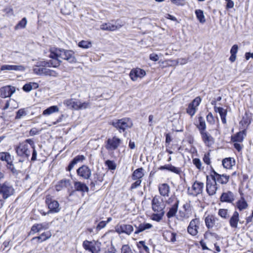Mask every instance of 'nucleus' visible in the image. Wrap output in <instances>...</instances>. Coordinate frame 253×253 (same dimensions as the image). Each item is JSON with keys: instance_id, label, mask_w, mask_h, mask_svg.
I'll return each instance as SVG.
<instances>
[{"instance_id": "1", "label": "nucleus", "mask_w": 253, "mask_h": 253, "mask_svg": "<svg viewBox=\"0 0 253 253\" xmlns=\"http://www.w3.org/2000/svg\"><path fill=\"white\" fill-rule=\"evenodd\" d=\"M49 57L53 60L48 63V66L56 67L61 62V59H64L70 63L76 62L74 53L72 50H66L63 49L52 48L50 49Z\"/></svg>"}, {"instance_id": "2", "label": "nucleus", "mask_w": 253, "mask_h": 253, "mask_svg": "<svg viewBox=\"0 0 253 253\" xmlns=\"http://www.w3.org/2000/svg\"><path fill=\"white\" fill-rule=\"evenodd\" d=\"M31 148H32V140L28 139L16 146L15 150L18 156L28 158L30 155Z\"/></svg>"}, {"instance_id": "3", "label": "nucleus", "mask_w": 253, "mask_h": 253, "mask_svg": "<svg viewBox=\"0 0 253 253\" xmlns=\"http://www.w3.org/2000/svg\"><path fill=\"white\" fill-rule=\"evenodd\" d=\"M112 125L121 132L122 130L125 131L126 129L131 127L133 124L130 119L124 118L113 122Z\"/></svg>"}, {"instance_id": "4", "label": "nucleus", "mask_w": 253, "mask_h": 253, "mask_svg": "<svg viewBox=\"0 0 253 253\" xmlns=\"http://www.w3.org/2000/svg\"><path fill=\"white\" fill-rule=\"evenodd\" d=\"M165 202L160 197L155 196L152 201V209L154 212H161L165 213Z\"/></svg>"}, {"instance_id": "5", "label": "nucleus", "mask_w": 253, "mask_h": 253, "mask_svg": "<svg viewBox=\"0 0 253 253\" xmlns=\"http://www.w3.org/2000/svg\"><path fill=\"white\" fill-rule=\"evenodd\" d=\"M100 243L96 241L85 240L83 242V247L84 250L91 253H98L100 251Z\"/></svg>"}, {"instance_id": "6", "label": "nucleus", "mask_w": 253, "mask_h": 253, "mask_svg": "<svg viewBox=\"0 0 253 253\" xmlns=\"http://www.w3.org/2000/svg\"><path fill=\"white\" fill-rule=\"evenodd\" d=\"M45 203L48 206L49 212L52 213H57L60 211V208L58 202L55 200L50 195H47L46 197Z\"/></svg>"}, {"instance_id": "7", "label": "nucleus", "mask_w": 253, "mask_h": 253, "mask_svg": "<svg viewBox=\"0 0 253 253\" xmlns=\"http://www.w3.org/2000/svg\"><path fill=\"white\" fill-rule=\"evenodd\" d=\"M200 221L199 218L193 219L187 227L188 232L192 236H196L198 233L200 228Z\"/></svg>"}, {"instance_id": "8", "label": "nucleus", "mask_w": 253, "mask_h": 253, "mask_svg": "<svg viewBox=\"0 0 253 253\" xmlns=\"http://www.w3.org/2000/svg\"><path fill=\"white\" fill-rule=\"evenodd\" d=\"M121 143V140L120 138L114 136L107 139L106 142L105 148L108 151H114L118 148Z\"/></svg>"}, {"instance_id": "9", "label": "nucleus", "mask_w": 253, "mask_h": 253, "mask_svg": "<svg viewBox=\"0 0 253 253\" xmlns=\"http://www.w3.org/2000/svg\"><path fill=\"white\" fill-rule=\"evenodd\" d=\"M78 175L84 179H88L91 175V170L86 165H83L77 170Z\"/></svg>"}, {"instance_id": "10", "label": "nucleus", "mask_w": 253, "mask_h": 253, "mask_svg": "<svg viewBox=\"0 0 253 253\" xmlns=\"http://www.w3.org/2000/svg\"><path fill=\"white\" fill-rule=\"evenodd\" d=\"M115 230L119 234L125 233L128 235H129L133 232V227L130 224H118L116 226Z\"/></svg>"}, {"instance_id": "11", "label": "nucleus", "mask_w": 253, "mask_h": 253, "mask_svg": "<svg viewBox=\"0 0 253 253\" xmlns=\"http://www.w3.org/2000/svg\"><path fill=\"white\" fill-rule=\"evenodd\" d=\"M146 75L145 71L140 68L132 69L129 73V77L133 81H135L138 78L141 79Z\"/></svg>"}, {"instance_id": "12", "label": "nucleus", "mask_w": 253, "mask_h": 253, "mask_svg": "<svg viewBox=\"0 0 253 253\" xmlns=\"http://www.w3.org/2000/svg\"><path fill=\"white\" fill-rule=\"evenodd\" d=\"M15 91L14 86L7 85L0 88V96L2 98L10 97Z\"/></svg>"}, {"instance_id": "13", "label": "nucleus", "mask_w": 253, "mask_h": 253, "mask_svg": "<svg viewBox=\"0 0 253 253\" xmlns=\"http://www.w3.org/2000/svg\"><path fill=\"white\" fill-rule=\"evenodd\" d=\"M134 226L136 228L134 232L135 234H138L140 232L150 229L153 227L152 224L145 222L139 223L138 224H135Z\"/></svg>"}, {"instance_id": "14", "label": "nucleus", "mask_w": 253, "mask_h": 253, "mask_svg": "<svg viewBox=\"0 0 253 253\" xmlns=\"http://www.w3.org/2000/svg\"><path fill=\"white\" fill-rule=\"evenodd\" d=\"M34 71L38 74H43L44 75H47L54 77H56L58 76V74L55 71L42 67L38 69L35 68L34 69Z\"/></svg>"}, {"instance_id": "15", "label": "nucleus", "mask_w": 253, "mask_h": 253, "mask_svg": "<svg viewBox=\"0 0 253 253\" xmlns=\"http://www.w3.org/2000/svg\"><path fill=\"white\" fill-rule=\"evenodd\" d=\"M173 202H174L173 205L169 208V210L167 213V216L169 218L174 217L178 210L179 201L175 199L173 200Z\"/></svg>"}, {"instance_id": "16", "label": "nucleus", "mask_w": 253, "mask_h": 253, "mask_svg": "<svg viewBox=\"0 0 253 253\" xmlns=\"http://www.w3.org/2000/svg\"><path fill=\"white\" fill-rule=\"evenodd\" d=\"M79 100L70 98L64 101L63 104L69 109L78 110V104Z\"/></svg>"}, {"instance_id": "17", "label": "nucleus", "mask_w": 253, "mask_h": 253, "mask_svg": "<svg viewBox=\"0 0 253 253\" xmlns=\"http://www.w3.org/2000/svg\"><path fill=\"white\" fill-rule=\"evenodd\" d=\"M122 27L120 24H114L111 23H103L100 25V29L104 31H114Z\"/></svg>"}, {"instance_id": "18", "label": "nucleus", "mask_w": 253, "mask_h": 253, "mask_svg": "<svg viewBox=\"0 0 253 253\" xmlns=\"http://www.w3.org/2000/svg\"><path fill=\"white\" fill-rule=\"evenodd\" d=\"M56 190L60 189H68L72 188L71 181L69 179H63L60 180L56 185Z\"/></svg>"}, {"instance_id": "19", "label": "nucleus", "mask_w": 253, "mask_h": 253, "mask_svg": "<svg viewBox=\"0 0 253 253\" xmlns=\"http://www.w3.org/2000/svg\"><path fill=\"white\" fill-rule=\"evenodd\" d=\"M204 142L207 146H211L214 143V139L207 131L203 132L200 133Z\"/></svg>"}, {"instance_id": "20", "label": "nucleus", "mask_w": 253, "mask_h": 253, "mask_svg": "<svg viewBox=\"0 0 253 253\" xmlns=\"http://www.w3.org/2000/svg\"><path fill=\"white\" fill-rule=\"evenodd\" d=\"M214 174H211L210 176H207V189H215L216 190L217 188L216 186V180L215 178Z\"/></svg>"}, {"instance_id": "21", "label": "nucleus", "mask_w": 253, "mask_h": 253, "mask_svg": "<svg viewBox=\"0 0 253 253\" xmlns=\"http://www.w3.org/2000/svg\"><path fill=\"white\" fill-rule=\"evenodd\" d=\"M239 221V214L237 211H235L229 220L230 226L233 228H236Z\"/></svg>"}, {"instance_id": "22", "label": "nucleus", "mask_w": 253, "mask_h": 253, "mask_svg": "<svg viewBox=\"0 0 253 253\" xmlns=\"http://www.w3.org/2000/svg\"><path fill=\"white\" fill-rule=\"evenodd\" d=\"M85 159V157L83 155H78L75 157L71 161L68 167L66 168L67 171H70L74 168L75 165L78 163L82 162Z\"/></svg>"}, {"instance_id": "23", "label": "nucleus", "mask_w": 253, "mask_h": 253, "mask_svg": "<svg viewBox=\"0 0 253 253\" xmlns=\"http://www.w3.org/2000/svg\"><path fill=\"white\" fill-rule=\"evenodd\" d=\"M50 225V223L46 222L35 224L33 226V232H38L43 230L47 229L49 227Z\"/></svg>"}, {"instance_id": "24", "label": "nucleus", "mask_w": 253, "mask_h": 253, "mask_svg": "<svg viewBox=\"0 0 253 253\" xmlns=\"http://www.w3.org/2000/svg\"><path fill=\"white\" fill-rule=\"evenodd\" d=\"M246 135V130L245 129L242 131L238 132L234 136H232L231 140L233 142H242Z\"/></svg>"}, {"instance_id": "25", "label": "nucleus", "mask_w": 253, "mask_h": 253, "mask_svg": "<svg viewBox=\"0 0 253 253\" xmlns=\"http://www.w3.org/2000/svg\"><path fill=\"white\" fill-rule=\"evenodd\" d=\"M234 199V195L230 191L223 193L220 197V200L222 202L230 203L233 201Z\"/></svg>"}, {"instance_id": "26", "label": "nucleus", "mask_w": 253, "mask_h": 253, "mask_svg": "<svg viewBox=\"0 0 253 253\" xmlns=\"http://www.w3.org/2000/svg\"><path fill=\"white\" fill-rule=\"evenodd\" d=\"M24 67L22 66L12 65H3L1 66V71H22Z\"/></svg>"}, {"instance_id": "27", "label": "nucleus", "mask_w": 253, "mask_h": 253, "mask_svg": "<svg viewBox=\"0 0 253 253\" xmlns=\"http://www.w3.org/2000/svg\"><path fill=\"white\" fill-rule=\"evenodd\" d=\"M214 111L216 112L219 113L220 116L221 117V119L222 121V122L225 124L226 123V117L227 115V110L223 108L222 107H218L216 106H215L214 108Z\"/></svg>"}, {"instance_id": "28", "label": "nucleus", "mask_w": 253, "mask_h": 253, "mask_svg": "<svg viewBox=\"0 0 253 253\" xmlns=\"http://www.w3.org/2000/svg\"><path fill=\"white\" fill-rule=\"evenodd\" d=\"M51 236V233L50 231H48L42 233L40 236L33 237V240H37L38 242H42L48 239Z\"/></svg>"}, {"instance_id": "29", "label": "nucleus", "mask_w": 253, "mask_h": 253, "mask_svg": "<svg viewBox=\"0 0 253 253\" xmlns=\"http://www.w3.org/2000/svg\"><path fill=\"white\" fill-rule=\"evenodd\" d=\"M159 192L161 196V199L165 202L170 203L173 202V200L176 199L174 197L167 198L169 197V191H159Z\"/></svg>"}, {"instance_id": "30", "label": "nucleus", "mask_w": 253, "mask_h": 253, "mask_svg": "<svg viewBox=\"0 0 253 253\" xmlns=\"http://www.w3.org/2000/svg\"><path fill=\"white\" fill-rule=\"evenodd\" d=\"M217 220V219L213 215H208L207 216L205 219L207 227L208 229L212 228Z\"/></svg>"}, {"instance_id": "31", "label": "nucleus", "mask_w": 253, "mask_h": 253, "mask_svg": "<svg viewBox=\"0 0 253 253\" xmlns=\"http://www.w3.org/2000/svg\"><path fill=\"white\" fill-rule=\"evenodd\" d=\"M213 173L214 174L216 182L217 181L221 184H225L228 181L229 176L223 174L220 175L214 171H213Z\"/></svg>"}, {"instance_id": "32", "label": "nucleus", "mask_w": 253, "mask_h": 253, "mask_svg": "<svg viewBox=\"0 0 253 253\" xmlns=\"http://www.w3.org/2000/svg\"><path fill=\"white\" fill-rule=\"evenodd\" d=\"M235 164V160L232 158H225L222 160V165L224 168L230 169Z\"/></svg>"}, {"instance_id": "33", "label": "nucleus", "mask_w": 253, "mask_h": 253, "mask_svg": "<svg viewBox=\"0 0 253 253\" xmlns=\"http://www.w3.org/2000/svg\"><path fill=\"white\" fill-rule=\"evenodd\" d=\"M240 194L241 195V198L237 202L236 206L237 208L239 209V210L241 211L245 209H246L248 208V205L247 202L245 201V199L243 197L242 193H241Z\"/></svg>"}, {"instance_id": "34", "label": "nucleus", "mask_w": 253, "mask_h": 253, "mask_svg": "<svg viewBox=\"0 0 253 253\" xmlns=\"http://www.w3.org/2000/svg\"><path fill=\"white\" fill-rule=\"evenodd\" d=\"M59 109L57 106H50L43 111L42 114L44 116H48L54 113L58 112Z\"/></svg>"}, {"instance_id": "35", "label": "nucleus", "mask_w": 253, "mask_h": 253, "mask_svg": "<svg viewBox=\"0 0 253 253\" xmlns=\"http://www.w3.org/2000/svg\"><path fill=\"white\" fill-rule=\"evenodd\" d=\"M13 191H0V205L2 206V200L7 199L10 195L13 194Z\"/></svg>"}, {"instance_id": "36", "label": "nucleus", "mask_w": 253, "mask_h": 253, "mask_svg": "<svg viewBox=\"0 0 253 253\" xmlns=\"http://www.w3.org/2000/svg\"><path fill=\"white\" fill-rule=\"evenodd\" d=\"M143 175V169L142 168H139L134 171L132 177L134 180L140 179Z\"/></svg>"}, {"instance_id": "37", "label": "nucleus", "mask_w": 253, "mask_h": 253, "mask_svg": "<svg viewBox=\"0 0 253 253\" xmlns=\"http://www.w3.org/2000/svg\"><path fill=\"white\" fill-rule=\"evenodd\" d=\"M199 125L197 126L200 133L206 131V125L205 120L202 117H199Z\"/></svg>"}, {"instance_id": "38", "label": "nucleus", "mask_w": 253, "mask_h": 253, "mask_svg": "<svg viewBox=\"0 0 253 253\" xmlns=\"http://www.w3.org/2000/svg\"><path fill=\"white\" fill-rule=\"evenodd\" d=\"M196 17L199 22L201 23H204L206 21L205 17L204 15L203 11L200 9H197L195 11Z\"/></svg>"}, {"instance_id": "39", "label": "nucleus", "mask_w": 253, "mask_h": 253, "mask_svg": "<svg viewBox=\"0 0 253 253\" xmlns=\"http://www.w3.org/2000/svg\"><path fill=\"white\" fill-rule=\"evenodd\" d=\"M0 160L6 161L8 164H10L11 162V156L9 153L6 152L0 153Z\"/></svg>"}, {"instance_id": "40", "label": "nucleus", "mask_w": 253, "mask_h": 253, "mask_svg": "<svg viewBox=\"0 0 253 253\" xmlns=\"http://www.w3.org/2000/svg\"><path fill=\"white\" fill-rule=\"evenodd\" d=\"M78 45L81 48L87 49L92 46V43L89 41L83 40L79 42Z\"/></svg>"}, {"instance_id": "41", "label": "nucleus", "mask_w": 253, "mask_h": 253, "mask_svg": "<svg viewBox=\"0 0 253 253\" xmlns=\"http://www.w3.org/2000/svg\"><path fill=\"white\" fill-rule=\"evenodd\" d=\"M192 215V213L190 212L184 211H180L179 212V216L180 220H184L188 219Z\"/></svg>"}, {"instance_id": "42", "label": "nucleus", "mask_w": 253, "mask_h": 253, "mask_svg": "<svg viewBox=\"0 0 253 253\" xmlns=\"http://www.w3.org/2000/svg\"><path fill=\"white\" fill-rule=\"evenodd\" d=\"M74 187L76 190H88L86 185L80 181L75 182Z\"/></svg>"}, {"instance_id": "43", "label": "nucleus", "mask_w": 253, "mask_h": 253, "mask_svg": "<svg viewBox=\"0 0 253 253\" xmlns=\"http://www.w3.org/2000/svg\"><path fill=\"white\" fill-rule=\"evenodd\" d=\"M90 107V102L89 101L81 102L80 100L78 104V110H84L89 108Z\"/></svg>"}, {"instance_id": "44", "label": "nucleus", "mask_w": 253, "mask_h": 253, "mask_svg": "<svg viewBox=\"0 0 253 253\" xmlns=\"http://www.w3.org/2000/svg\"><path fill=\"white\" fill-rule=\"evenodd\" d=\"M27 19L26 18H23L21 21H20L15 26L14 29L15 30H19L21 29H23L26 27L27 25Z\"/></svg>"}, {"instance_id": "45", "label": "nucleus", "mask_w": 253, "mask_h": 253, "mask_svg": "<svg viewBox=\"0 0 253 253\" xmlns=\"http://www.w3.org/2000/svg\"><path fill=\"white\" fill-rule=\"evenodd\" d=\"M164 214V213H162V212H154L151 215V219L153 220L159 222L162 220Z\"/></svg>"}, {"instance_id": "46", "label": "nucleus", "mask_w": 253, "mask_h": 253, "mask_svg": "<svg viewBox=\"0 0 253 253\" xmlns=\"http://www.w3.org/2000/svg\"><path fill=\"white\" fill-rule=\"evenodd\" d=\"M196 110L197 108H195V106L190 103L187 109V113L191 116H193L195 114Z\"/></svg>"}, {"instance_id": "47", "label": "nucleus", "mask_w": 253, "mask_h": 253, "mask_svg": "<svg viewBox=\"0 0 253 253\" xmlns=\"http://www.w3.org/2000/svg\"><path fill=\"white\" fill-rule=\"evenodd\" d=\"M138 248L141 250L143 249L145 252L147 253H149V248L145 245V243L144 241H139L137 244Z\"/></svg>"}, {"instance_id": "48", "label": "nucleus", "mask_w": 253, "mask_h": 253, "mask_svg": "<svg viewBox=\"0 0 253 253\" xmlns=\"http://www.w3.org/2000/svg\"><path fill=\"white\" fill-rule=\"evenodd\" d=\"M27 114V111L25 109H21L17 111L15 118L17 119H21L26 116Z\"/></svg>"}, {"instance_id": "49", "label": "nucleus", "mask_w": 253, "mask_h": 253, "mask_svg": "<svg viewBox=\"0 0 253 253\" xmlns=\"http://www.w3.org/2000/svg\"><path fill=\"white\" fill-rule=\"evenodd\" d=\"M121 253H133L128 245H124L121 248Z\"/></svg>"}, {"instance_id": "50", "label": "nucleus", "mask_w": 253, "mask_h": 253, "mask_svg": "<svg viewBox=\"0 0 253 253\" xmlns=\"http://www.w3.org/2000/svg\"><path fill=\"white\" fill-rule=\"evenodd\" d=\"M193 164L196 166V167L201 170L202 169H203V168H202V163H201V160L198 159V158H194L193 159Z\"/></svg>"}, {"instance_id": "51", "label": "nucleus", "mask_w": 253, "mask_h": 253, "mask_svg": "<svg viewBox=\"0 0 253 253\" xmlns=\"http://www.w3.org/2000/svg\"><path fill=\"white\" fill-rule=\"evenodd\" d=\"M105 164L111 170H114L116 168L115 163L112 161L107 160L106 161Z\"/></svg>"}, {"instance_id": "52", "label": "nucleus", "mask_w": 253, "mask_h": 253, "mask_svg": "<svg viewBox=\"0 0 253 253\" xmlns=\"http://www.w3.org/2000/svg\"><path fill=\"white\" fill-rule=\"evenodd\" d=\"M218 214L223 218H226L228 215V211L226 209H220L218 211Z\"/></svg>"}, {"instance_id": "53", "label": "nucleus", "mask_w": 253, "mask_h": 253, "mask_svg": "<svg viewBox=\"0 0 253 253\" xmlns=\"http://www.w3.org/2000/svg\"><path fill=\"white\" fill-rule=\"evenodd\" d=\"M11 188V185L7 182L0 184V190H10Z\"/></svg>"}, {"instance_id": "54", "label": "nucleus", "mask_w": 253, "mask_h": 253, "mask_svg": "<svg viewBox=\"0 0 253 253\" xmlns=\"http://www.w3.org/2000/svg\"><path fill=\"white\" fill-rule=\"evenodd\" d=\"M207 120L209 123L211 125H213L215 123L214 118L211 113H209L207 116Z\"/></svg>"}, {"instance_id": "55", "label": "nucleus", "mask_w": 253, "mask_h": 253, "mask_svg": "<svg viewBox=\"0 0 253 253\" xmlns=\"http://www.w3.org/2000/svg\"><path fill=\"white\" fill-rule=\"evenodd\" d=\"M251 123V121L249 120L247 118H243L242 120L240 121V124L245 126H248Z\"/></svg>"}, {"instance_id": "56", "label": "nucleus", "mask_w": 253, "mask_h": 253, "mask_svg": "<svg viewBox=\"0 0 253 253\" xmlns=\"http://www.w3.org/2000/svg\"><path fill=\"white\" fill-rule=\"evenodd\" d=\"M201 101V98L200 97H197L193 100L191 104H193L194 106H195V108H197V107L199 105Z\"/></svg>"}, {"instance_id": "57", "label": "nucleus", "mask_w": 253, "mask_h": 253, "mask_svg": "<svg viewBox=\"0 0 253 253\" xmlns=\"http://www.w3.org/2000/svg\"><path fill=\"white\" fill-rule=\"evenodd\" d=\"M169 171L176 174H180V173L181 172L180 169L176 168L174 166H173L171 165H170V167Z\"/></svg>"}, {"instance_id": "58", "label": "nucleus", "mask_w": 253, "mask_h": 253, "mask_svg": "<svg viewBox=\"0 0 253 253\" xmlns=\"http://www.w3.org/2000/svg\"><path fill=\"white\" fill-rule=\"evenodd\" d=\"M203 161L207 165H210L211 164V160L210 158V154L207 153L204 155L203 157Z\"/></svg>"}, {"instance_id": "59", "label": "nucleus", "mask_w": 253, "mask_h": 253, "mask_svg": "<svg viewBox=\"0 0 253 253\" xmlns=\"http://www.w3.org/2000/svg\"><path fill=\"white\" fill-rule=\"evenodd\" d=\"M107 224V222L105 221H100L97 225L96 227V229L98 230H100L103 228H104L106 225Z\"/></svg>"}, {"instance_id": "60", "label": "nucleus", "mask_w": 253, "mask_h": 253, "mask_svg": "<svg viewBox=\"0 0 253 253\" xmlns=\"http://www.w3.org/2000/svg\"><path fill=\"white\" fill-rule=\"evenodd\" d=\"M183 208L186 211L190 212L192 213V209L189 203H186L183 205Z\"/></svg>"}, {"instance_id": "61", "label": "nucleus", "mask_w": 253, "mask_h": 253, "mask_svg": "<svg viewBox=\"0 0 253 253\" xmlns=\"http://www.w3.org/2000/svg\"><path fill=\"white\" fill-rule=\"evenodd\" d=\"M238 46L237 44H234L232 47L231 50H230V53L231 54H235L236 55V53L238 51Z\"/></svg>"}, {"instance_id": "62", "label": "nucleus", "mask_w": 253, "mask_h": 253, "mask_svg": "<svg viewBox=\"0 0 253 253\" xmlns=\"http://www.w3.org/2000/svg\"><path fill=\"white\" fill-rule=\"evenodd\" d=\"M23 89L26 92H29L32 89V84L30 83L29 84H25L23 87Z\"/></svg>"}, {"instance_id": "63", "label": "nucleus", "mask_w": 253, "mask_h": 253, "mask_svg": "<svg viewBox=\"0 0 253 253\" xmlns=\"http://www.w3.org/2000/svg\"><path fill=\"white\" fill-rule=\"evenodd\" d=\"M149 58L150 60L154 61H157L159 59L158 55L155 53L151 54Z\"/></svg>"}, {"instance_id": "64", "label": "nucleus", "mask_w": 253, "mask_h": 253, "mask_svg": "<svg viewBox=\"0 0 253 253\" xmlns=\"http://www.w3.org/2000/svg\"><path fill=\"white\" fill-rule=\"evenodd\" d=\"M137 180L133 183L131 186V189L136 188L138 186L140 185L141 183V180L140 179H136Z\"/></svg>"}]
</instances>
